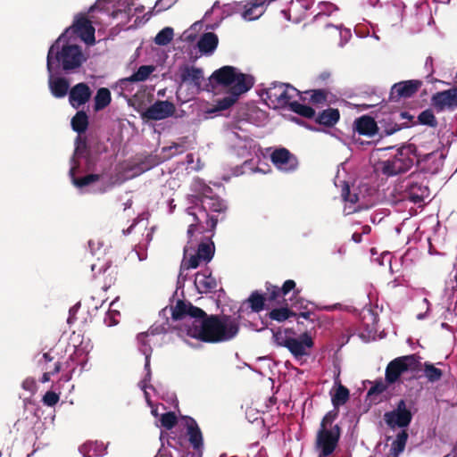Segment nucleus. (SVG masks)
<instances>
[{
	"mask_svg": "<svg viewBox=\"0 0 457 457\" xmlns=\"http://www.w3.org/2000/svg\"><path fill=\"white\" fill-rule=\"evenodd\" d=\"M270 160L278 170L283 171L294 170L297 167L296 158L286 148L274 150Z\"/></svg>",
	"mask_w": 457,
	"mask_h": 457,
	"instance_id": "obj_15",
	"label": "nucleus"
},
{
	"mask_svg": "<svg viewBox=\"0 0 457 457\" xmlns=\"http://www.w3.org/2000/svg\"><path fill=\"white\" fill-rule=\"evenodd\" d=\"M296 95L297 90L295 87L284 83H276L265 90L263 99L269 107L277 109L290 104Z\"/></svg>",
	"mask_w": 457,
	"mask_h": 457,
	"instance_id": "obj_8",
	"label": "nucleus"
},
{
	"mask_svg": "<svg viewBox=\"0 0 457 457\" xmlns=\"http://www.w3.org/2000/svg\"><path fill=\"white\" fill-rule=\"evenodd\" d=\"M178 75L182 83H191L196 87H200L204 78L203 71L200 68L189 65L180 66Z\"/></svg>",
	"mask_w": 457,
	"mask_h": 457,
	"instance_id": "obj_20",
	"label": "nucleus"
},
{
	"mask_svg": "<svg viewBox=\"0 0 457 457\" xmlns=\"http://www.w3.org/2000/svg\"><path fill=\"white\" fill-rule=\"evenodd\" d=\"M71 125L75 131L79 133L84 132L88 125L87 115L84 112H79L71 120Z\"/></svg>",
	"mask_w": 457,
	"mask_h": 457,
	"instance_id": "obj_30",
	"label": "nucleus"
},
{
	"mask_svg": "<svg viewBox=\"0 0 457 457\" xmlns=\"http://www.w3.org/2000/svg\"><path fill=\"white\" fill-rule=\"evenodd\" d=\"M150 240V235L147 233L146 236L135 246L134 250L139 261H144L147 258V246Z\"/></svg>",
	"mask_w": 457,
	"mask_h": 457,
	"instance_id": "obj_37",
	"label": "nucleus"
},
{
	"mask_svg": "<svg viewBox=\"0 0 457 457\" xmlns=\"http://www.w3.org/2000/svg\"><path fill=\"white\" fill-rule=\"evenodd\" d=\"M431 105L437 112L453 111L457 108V87L434 94Z\"/></svg>",
	"mask_w": 457,
	"mask_h": 457,
	"instance_id": "obj_11",
	"label": "nucleus"
},
{
	"mask_svg": "<svg viewBox=\"0 0 457 457\" xmlns=\"http://www.w3.org/2000/svg\"><path fill=\"white\" fill-rule=\"evenodd\" d=\"M174 37L173 29L166 27L162 29L154 37V43L158 46H166L171 42Z\"/></svg>",
	"mask_w": 457,
	"mask_h": 457,
	"instance_id": "obj_32",
	"label": "nucleus"
},
{
	"mask_svg": "<svg viewBox=\"0 0 457 457\" xmlns=\"http://www.w3.org/2000/svg\"><path fill=\"white\" fill-rule=\"evenodd\" d=\"M411 413L407 409L406 403L403 400H401L398 403L395 410L385 414V420L391 428H405L411 423Z\"/></svg>",
	"mask_w": 457,
	"mask_h": 457,
	"instance_id": "obj_12",
	"label": "nucleus"
},
{
	"mask_svg": "<svg viewBox=\"0 0 457 457\" xmlns=\"http://www.w3.org/2000/svg\"><path fill=\"white\" fill-rule=\"evenodd\" d=\"M329 78H330V73L328 71L321 72L319 75V79H320L322 81H326V80L329 79Z\"/></svg>",
	"mask_w": 457,
	"mask_h": 457,
	"instance_id": "obj_54",
	"label": "nucleus"
},
{
	"mask_svg": "<svg viewBox=\"0 0 457 457\" xmlns=\"http://www.w3.org/2000/svg\"><path fill=\"white\" fill-rule=\"evenodd\" d=\"M49 87L52 94L56 97H63L69 89V83L63 78H51Z\"/></svg>",
	"mask_w": 457,
	"mask_h": 457,
	"instance_id": "obj_26",
	"label": "nucleus"
},
{
	"mask_svg": "<svg viewBox=\"0 0 457 457\" xmlns=\"http://www.w3.org/2000/svg\"><path fill=\"white\" fill-rule=\"evenodd\" d=\"M189 441L195 448L202 445V435L198 428H189Z\"/></svg>",
	"mask_w": 457,
	"mask_h": 457,
	"instance_id": "obj_46",
	"label": "nucleus"
},
{
	"mask_svg": "<svg viewBox=\"0 0 457 457\" xmlns=\"http://www.w3.org/2000/svg\"><path fill=\"white\" fill-rule=\"evenodd\" d=\"M22 387L23 389L30 392V393H34L36 390H37V382L34 378H26L23 383H22Z\"/></svg>",
	"mask_w": 457,
	"mask_h": 457,
	"instance_id": "obj_51",
	"label": "nucleus"
},
{
	"mask_svg": "<svg viewBox=\"0 0 457 457\" xmlns=\"http://www.w3.org/2000/svg\"><path fill=\"white\" fill-rule=\"evenodd\" d=\"M296 314L291 311L288 307H280L271 310L269 313V317L276 321L282 322L288 320Z\"/></svg>",
	"mask_w": 457,
	"mask_h": 457,
	"instance_id": "obj_29",
	"label": "nucleus"
},
{
	"mask_svg": "<svg viewBox=\"0 0 457 457\" xmlns=\"http://www.w3.org/2000/svg\"><path fill=\"white\" fill-rule=\"evenodd\" d=\"M426 189L420 186H412L410 188L408 198L414 204H420L424 201Z\"/></svg>",
	"mask_w": 457,
	"mask_h": 457,
	"instance_id": "obj_36",
	"label": "nucleus"
},
{
	"mask_svg": "<svg viewBox=\"0 0 457 457\" xmlns=\"http://www.w3.org/2000/svg\"><path fill=\"white\" fill-rule=\"evenodd\" d=\"M420 367V357L410 354L392 360L386 368L385 379L387 384L396 383L406 371H416Z\"/></svg>",
	"mask_w": 457,
	"mask_h": 457,
	"instance_id": "obj_7",
	"label": "nucleus"
},
{
	"mask_svg": "<svg viewBox=\"0 0 457 457\" xmlns=\"http://www.w3.org/2000/svg\"><path fill=\"white\" fill-rule=\"evenodd\" d=\"M112 312H109L104 321L108 326L116 325L119 321L112 317Z\"/></svg>",
	"mask_w": 457,
	"mask_h": 457,
	"instance_id": "obj_53",
	"label": "nucleus"
},
{
	"mask_svg": "<svg viewBox=\"0 0 457 457\" xmlns=\"http://www.w3.org/2000/svg\"><path fill=\"white\" fill-rule=\"evenodd\" d=\"M212 193V189L209 187H204V192L201 196V202L203 206V213L204 214L206 220L205 226L202 224V221L195 217V223L189 226L187 229V236L189 237V243L197 239V236L204 233L205 230L212 231L218 223V217L212 213H220L226 207L222 201L216 197L211 196L208 194Z\"/></svg>",
	"mask_w": 457,
	"mask_h": 457,
	"instance_id": "obj_3",
	"label": "nucleus"
},
{
	"mask_svg": "<svg viewBox=\"0 0 457 457\" xmlns=\"http://www.w3.org/2000/svg\"><path fill=\"white\" fill-rule=\"evenodd\" d=\"M420 87V82L416 80H407L395 84L392 88V95L397 97H411Z\"/></svg>",
	"mask_w": 457,
	"mask_h": 457,
	"instance_id": "obj_23",
	"label": "nucleus"
},
{
	"mask_svg": "<svg viewBox=\"0 0 457 457\" xmlns=\"http://www.w3.org/2000/svg\"><path fill=\"white\" fill-rule=\"evenodd\" d=\"M248 303L250 304L251 309L253 312H261L264 307L265 299L262 295L258 293H253L249 299Z\"/></svg>",
	"mask_w": 457,
	"mask_h": 457,
	"instance_id": "obj_39",
	"label": "nucleus"
},
{
	"mask_svg": "<svg viewBox=\"0 0 457 457\" xmlns=\"http://www.w3.org/2000/svg\"><path fill=\"white\" fill-rule=\"evenodd\" d=\"M313 339L307 332L302 334L299 338L287 337L284 341V345L295 357H301L308 354L309 351L313 347Z\"/></svg>",
	"mask_w": 457,
	"mask_h": 457,
	"instance_id": "obj_13",
	"label": "nucleus"
},
{
	"mask_svg": "<svg viewBox=\"0 0 457 457\" xmlns=\"http://www.w3.org/2000/svg\"><path fill=\"white\" fill-rule=\"evenodd\" d=\"M353 128L360 135L373 137L378 131V127L375 120L368 115H362L356 119L353 123Z\"/></svg>",
	"mask_w": 457,
	"mask_h": 457,
	"instance_id": "obj_21",
	"label": "nucleus"
},
{
	"mask_svg": "<svg viewBox=\"0 0 457 457\" xmlns=\"http://www.w3.org/2000/svg\"><path fill=\"white\" fill-rule=\"evenodd\" d=\"M212 80L226 88L228 96L217 101L215 111H224L237 103L239 96L249 91L254 84L252 75L245 74L232 66H223L215 71Z\"/></svg>",
	"mask_w": 457,
	"mask_h": 457,
	"instance_id": "obj_2",
	"label": "nucleus"
},
{
	"mask_svg": "<svg viewBox=\"0 0 457 457\" xmlns=\"http://www.w3.org/2000/svg\"><path fill=\"white\" fill-rule=\"evenodd\" d=\"M187 137H182L179 142L172 143L170 146L164 147L163 151H170V154H182L187 149Z\"/></svg>",
	"mask_w": 457,
	"mask_h": 457,
	"instance_id": "obj_42",
	"label": "nucleus"
},
{
	"mask_svg": "<svg viewBox=\"0 0 457 457\" xmlns=\"http://www.w3.org/2000/svg\"><path fill=\"white\" fill-rule=\"evenodd\" d=\"M98 179H99L98 175L90 174V175L84 176L82 178H74L73 183L78 187H83L88 186V185L97 181Z\"/></svg>",
	"mask_w": 457,
	"mask_h": 457,
	"instance_id": "obj_43",
	"label": "nucleus"
},
{
	"mask_svg": "<svg viewBox=\"0 0 457 457\" xmlns=\"http://www.w3.org/2000/svg\"><path fill=\"white\" fill-rule=\"evenodd\" d=\"M174 320H182L181 333L207 343H219L232 339L239 330L235 318L227 315H211L191 303L178 301L172 308Z\"/></svg>",
	"mask_w": 457,
	"mask_h": 457,
	"instance_id": "obj_1",
	"label": "nucleus"
},
{
	"mask_svg": "<svg viewBox=\"0 0 457 457\" xmlns=\"http://www.w3.org/2000/svg\"><path fill=\"white\" fill-rule=\"evenodd\" d=\"M187 247L184 250V257L181 262L180 270H188L196 269L201 263L209 262L214 254V245L212 241L202 242L199 244L195 253L191 254L188 253Z\"/></svg>",
	"mask_w": 457,
	"mask_h": 457,
	"instance_id": "obj_9",
	"label": "nucleus"
},
{
	"mask_svg": "<svg viewBox=\"0 0 457 457\" xmlns=\"http://www.w3.org/2000/svg\"><path fill=\"white\" fill-rule=\"evenodd\" d=\"M91 95V89L86 83H79L72 87L69 92L70 104L72 107L78 109L88 102Z\"/></svg>",
	"mask_w": 457,
	"mask_h": 457,
	"instance_id": "obj_16",
	"label": "nucleus"
},
{
	"mask_svg": "<svg viewBox=\"0 0 457 457\" xmlns=\"http://www.w3.org/2000/svg\"><path fill=\"white\" fill-rule=\"evenodd\" d=\"M111 92L106 87H101L97 90L96 95L94 98V110L98 112L100 110L104 109L111 103Z\"/></svg>",
	"mask_w": 457,
	"mask_h": 457,
	"instance_id": "obj_28",
	"label": "nucleus"
},
{
	"mask_svg": "<svg viewBox=\"0 0 457 457\" xmlns=\"http://www.w3.org/2000/svg\"><path fill=\"white\" fill-rule=\"evenodd\" d=\"M88 245L93 254H96V250L100 251V255L103 253V258L97 257L96 262L91 264V270L96 278H99L100 284L104 290H108L116 281V271L111 265V260L106 256L107 248L103 247L99 240H90Z\"/></svg>",
	"mask_w": 457,
	"mask_h": 457,
	"instance_id": "obj_6",
	"label": "nucleus"
},
{
	"mask_svg": "<svg viewBox=\"0 0 457 457\" xmlns=\"http://www.w3.org/2000/svg\"><path fill=\"white\" fill-rule=\"evenodd\" d=\"M73 29L86 44H95V28L89 20L87 18L78 19L73 25Z\"/></svg>",
	"mask_w": 457,
	"mask_h": 457,
	"instance_id": "obj_18",
	"label": "nucleus"
},
{
	"mask_svg": "<svg viewBox=\"0 0 457 457\" xmlns=\"http://www.w3.org/2000/svg\"><path fill=\"white\" fill-rule=\"evenodd\" d=\"M157 334L156 328H150L145 332H142L137 335V341L142 346V351L145 353L148 349L147 346L150 345V337H153Z\"/></svg>",
	"mask_w": 457,
	"mask_h": 457,
	"instance_id": "obj_38",
	"label": "nucleus"
},
{
	"mask_svg": "<svg viewBox=\"0 0 457 457\" xmlns=\"http://www.w3.org/2000/svg\"><path fill=\"white\" fill-rule=\"evenodd\" d=\"M54 361V356H52L51 352H47L43 353L42 358L39 361V365L41 369L44 370L42 378L40 381L42 383L49 382L52 376L58 374L62 369L61 363L59 361H55L51 365L50 363Z\"/></svg>",
	"mask_w": 457,
	"mask_h": 457,
	"instance_id": "obj_19",
	"label": "nucleus"
},
{
	"mask_svg": "<svg viewBox=\"0 0 457 457\" xmlns=\"http://www.w3.org/2000/svg\"><path fill=\"white\" fill-rule=\"evenodd\" d=\"M289 105H290V109L294 112L299 114L303 117L312 118L315 115V111L312 107H310L306 104H300L297 102H291Z\"/></svg>",
	"mask_w": 457,
	"mask_h": 457,
	"instance_id": "obj_34",
	"label": "nucleus"
},
{
	"mask_svg": "<svg viewBox=\"0 0 457 457\" xmlns=\"http://www.w3.org/2000/svg\"><path fill=\"white\" fill-rule=\"evenodd\" d=\"M373 105H374V104H367V105H365V108H369V107H371V106H373Z\"/></svg>",
	"mask_w": 457,
	"mask_h": 457,
	"instance_id": "obj_61",
	"label": "nucleus"
},
{
	"mask_svg": "<svg viewBox=\"0 0 457 457\" xmlns=\"http://www.w3.org/2000/svg\"><path fill=\"white\" fill-rule=\"evenodd\" d=\"M120 0H98L95 6L92 7V10H95V9H103L104 8L105 4H112L113 7L114 6H120Z\"/></svg>",
	"mask_w": 457,
	"mask_h": 457,
	"instance_id": "obj_50",
	"label": "nucleus"
},
{
	"mask_svg": "<svg viewBox=\"0 0 457 457\" xmlns=\"http://www.w3.org/2000/svg\"><path fill=\"white\" fill-rule=\"evenodd\" d=\"M263 4L259 0H251L246 3L238 4L237 10L241 12L242 17L246 21L258 19L264 12Z\"/></svg>",
	"mask_w": 457,
	"mask_h": 457,
	"instance_id": "obj_17",
	"label": "nucleus"
},
{
	"mask_svg": "<svg viewBox=\"0 0 457 457\" xmlns=\"http://www.w3.org/2000/svg\"><path fill=\"white\" fill-rule=\"evenodd\" d=\"M318 8L319 12L316 17L321 15H330L331 13L337 10V6L330 2H321L319 4Z\"/></svg>",
	"mask_w": 457,
	"mask_h": 457,
	"instance_id": "obj_44",
	"label": "nucleus"
},
{
	"mask_svg": "<svg viewBox=\"0 0 457 457\" xmlns=\"http://www.w3.org/2000/svg\"><path fill=\"white\" fill-rule=\"evenodd\" d=\"M370 231V228L369 226H364L362 228V233L368 234Z\"/></svg>",
	"mask_w": 457,
	"mask_h": 457,
	"instance_id": "obj_57",
	"label": "nucleus"
},
{
	"mask_svg": "<svg viewBox=\"0 0 457 457\" xmlns=\"http://www.w3.org/2000/svg\"><path fill=\"white\" fill-rule=\"evenodd\" d=\"M175 111V105L171 102L157 101L142 112V118L145 120H160L172 116Z\"/></svg>",
	"mask_w": 457,
	"mask_h": 457,
	"instance_id": "obj_14",
	"label": "nucleus"
},
{
	"mask_svg": "<svg viewBox=\"0 0 457 457\" xmlns=\"http://www.w3.org/2000/svg\"><path fill=\"white\" fill-rule=\"evenodd\" d=\"M295 287V282L292 279L286 280L279 289L278 288L276 292H274V296L282 294L283 295H287L290 291L294 290Z\"/></svg>",
	"mask_w": 457,
	"mask_h": 457,
	"instance_id": "obj_47",
	"label": "nucleus"
},
{
	"mask_svg": "<svg viewBox=\"0 0 457 457\" xmlns=\"http://www.w3.org/2000/svg\"><path fill=\"white\" fill-rule=\"evenodd\" d=\"M342 195L345 202H348L350 204H356L359 200L358 195L356 194H352L350 192V188L348 186H345L343 188Z\"/></svg>",
	"mask_w": 457,
	"mask_h": 457,
	"instance_id": "obj_49",
	"label": "nucleus"
},
{
	"mask_svg": "<svg viewBox=\"0 0 457 457\" xmlns=\"http://www.w3.org/2000/svg\"><path fill=\"white\" fill-rule=\"evenodd\" d=\"M407 438L408 434L405 431H402L397 435L395 440L392 444V450L394 451L395 454H398L403 451Z\"/></svg>",
	"mask_w": 457,
	"mask_h": 457,
	"instance_id": "obj_40",
	"label": "nucleus"
},
{
	"mask_svg": "<svg viewBox=\"0 0 457 457\" xmlns=\"http://www.w3.org/2000/svg\"><path fill=\"white\" fill-rule=\"evenodd\" d=\"M219 38L217 35L212 32H207L200 37L197 46L203 54L211 55L217 48Z\"/></svg>",
	"mask_w": 457,
	"mask_h": 457,
	"instance_id": "obj_24",
	"label": "nucleus"
},
{
	"mask_svg": "<svg viewBox=\"0 0 457 457\" xmlns=\"http://www.w3.org/2000/svg\"><path fill=\"white\" fill-rule=\"evenodd\" d=\"M121 12V10L119 8V9H117L116 11H113V12H112V16L114 18V17H116V16L118 15V13H119V12Z\"/></svg>",
	"mask_w": 457,
	"mask_h": 457,
	"instance_id": "obj_58",
	"label": "nucleus"
},
{
	"mask_svg": "<svg viewBox=\"0 0 457 457\" xmlns=\"http://www.w3.org/2000/svg\"><path fill=\"white\" fill-rule=\"evenodd\" d=\"M349 399V390L341 385L338 381V386L335 393L331 396L332 404L334 406L333 411H337L341 405H344Z\"/></svg>",
	"mask_w": 457,
	"mask_h": 457,
	"instance_id": "obj_27",
	"label": "nucleus"
},
{
	"mask_svg": "<svg viewBox=\"0 0 457 457\" xmlns=\"http://www.w3.org/2000/svg\"><path fill=\"white\" fill-rule=\"evenodd\" d=\"M60 400V395L54 391H47L42 398V402L45 405L53 407Z\"/></svg>",
	"mask_w": 457,
	"mask_h": 457,
	"instance_id": "obj_45",
	"label": "nucleus"
},
{
	"mask_svg": "<svg viewBox=\"0 0 457 457\" xmlns=\"http://www.w3.org/2000/svg\"><path fill=\"white\" fill-rule=\"evenodd\" d=\"M310 315H311V313H310V312H302V313L300 314V316H301V317H303V318H304V319H306V320L310 319Z\"/></svg>",
	"mask_w": 457,
	"mask_h": 457,
	"instance_id": "obj_56",
	"label": "nucleus"
},
{
	"mask_svg": "<svg viewBox=\"0 0 457 457\" xmlns=\"http://www.w3.org/2000/svg\"><path fill=\"white\" fill-rule=\"evenodd\" d=\"M154 71L155 67L154 65L140 66L138 70L129 77V80L133 82L145 81Z\"/></svg>",
	"mask_w": 457,
	"mask_h": 457,
	"instance_id": "obj_31",
	"label": "nucleus"
},
{
	"mask_svg": "<svg viewBox=\"0 0 457 457\" xmlns=\"http://www.w3.org/2000/svg\"><path fill=\"white\" fill-rule=\"evenodd\" d=\"M337 416V411H330L321 420L315 442L318 457H331L337 447L341 429L338 425H333Z\"/></svg>",
	"mask_w": 457,
	"mask_h": 457,
	"instance_id": "obj_4",
	"label": "nucleus"
},
{
	"mask_svg": "<svg viewBox=\"0 0 457 457\" xmlns=\"http://www.w3.org/2000/svg\"><path fill=\"white\" fill-rule=\"evenodd\" d=\"M68 367H69V368H71V370H74V369H75V367H74L73 365H69V364H68Z\"/></svg>",
	"mask_w": 457,
	"mask_h": 457,
	"instance_id": "obj_60",
	"label": "nucleus"
},
{
	"mask_svg": "<svg viewBox=\"0 0 457 457\" xmlns=\"http://www.w3.org/2000/svg\"><path fill=\"white\" fill-rule=\"evenodd\" d=\"M340 118V112L337 109L328 108L322 111L317 116L316 121L326 127H333Z\"/></svg>",
	"mask_w": 457,
	"mask_h": 457,
	"instance_id": "obj_25",
	"label": "nucleus"
},
{
	"mask_svg": "<svg viewBox=\"0 0 457 457\" xmlns=\"http://www.w3.org/2000/svg\"><path fill=\"white\" fill-rule=\"evenodd\" d=\"M195 286L200 294H207L216 290L217 281L212 274L206 270L195 274Z\"/></svg>",
	"mask_w": 457,
	"mask_h": 457,
	"instance_id": "obj_22",
	"label": "nucleus"
},
{
	"mask_svg": "<svg viewBox=\"0 0 457 457\" xmlns=\"http://www.w3.org/2000/svg\"><path fill=\"white\" fill-rule=\"evenodd\" d=\"M63 37H60L57 41L50 47L47 54V68L51 71L52 61L55 58L62 62L64 70H72L78 68L86 61V57L81 49L76 45H63L61 48V43Z\"/></svg>",
	"mask_w": 457,
	"mask_h": 457,
	"instance_id": "obj_5",
	"label": "nucleus"
},
{
	"mask_svg": "<svg viewBox=\"0 0 457 457\" xmlns=\"http://www.w3.org/2000/svg\"><path fill=\"white\" fill-rule=\"evenodd\" d=\"M387 386L383 381H376L375 384L369 389L368 395H378L386 390Z\"/></svg>",
	"mask_w": 457,
	"mask_h": 457,
	"instance_id": "obj_48",
	"label": "nucleus"
},
{
	"mask_svg": "<svg viewBox=\"0 0 457 457\" xmlns=\"http://www.w3.org/2000/svg\"><path fill=\"white\" fill-rule=\"evenodd\" d=\"M382 164L383 173L393 176L409 170L413 164V160L404 150H396L393 158L383 162Z\"/></svg>",
	"mask_w": 457,
	"mask_h": 457,
	"instance_id": "obj_10",
	"label": "nucleus"
},
{
	"mask_svg": "<svg viewBox=\"0 0 457 457\" xmlns=\"http://www.w3.org/2000/svg\"><path fill=\"white\" fill-rule=\"evenodd\" d=\"M160 421L162 427L166 429H171L177 424L178 419L174 412L169 411L161 416Z\"/></svg>",
	"mask_w": 457,
	"mask_h": 457,
	"instance_id": "obj_41",
	"label": "nucleus"
},
{
	"mask_svg": "<svg viewBox=\"0 0 457 457\" xmlns=\"http://www.w3.org/2000/svg\"><path fill=\"white\" fill-rule=\"evenodd\" d=\"M217 8V4H214L213 6L212 7V12H214Z\"/></svg>",
	"mask_w": 457,
	"mask_h": 457,
	"instance_id": "obj_59",
	"label": "nucleus"
},
{
	"mask_svg": "<svg viewBox=\"0 0 457 457\" xmlns=\"http://www.w3.org/2000/svg\"><path fill=\"white\" fill-rule=\"evenodd\" d=\"M361 235L362 233L355 232L353 234L352 238L355 243H360L361 241Z\"/></svg>",
	"mask_w": 457,
	"mask_h": 457,
	"instance_id": "obj_55",
	"label": "nucleus"
},
{
	"mask_svg": "<svg viewBox=\"0 0 457 457\" xmlns=\"http://www.w3.org/2000/svg\"><path fill=\"white\" fill-rule=\"evenodd\" d=\"M326 100V94L321 90L314 91L312 95V101L313 103H322Z\"/></svg>",
	"mask_w": 457,
	"mask_h": 457,
	"instance_id": "obj_52",
	"label": "nucleus"
},
{
	"mask_svg": "<svg viewBox=\"0 0 457 457\" xmlns=\"http://www.w3.org/2000/svg\"><path fill=\"white\" fill-rule=\"evenodd\" d=\"M418 120L422 125H427L432 128L436 127L437 120L435 117L432 110L427 109L420 113L418 116Z\"/></svg>",
	"mask_w": 457,
	"mask_h": 457,
	"instance_id": "obj_35",
	"label": "nucleus"
},
{
	"mask_svg": "<svg viewBox=\"0 0 457 457\" xmlns=\"http://www.w3.org/2000/svg\"><path fill=\"white\" fill-rule=\"evenodd\" d=\"M423 370H424L425 377L430 382L438 381L443 376L442 370L440 369L435 367L433 364H431L429 362L424 363Z\"/></svg>",
	"mask_w": 457,
	"mask_h": 457,
	"instance_id": "obj_33",
	"label": "nucleus"
}]
</instances>
